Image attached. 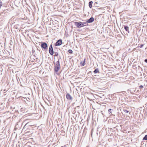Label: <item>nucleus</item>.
Wrapping results in <instances>:
<instances>
[{
    "label": "nucleus",
    "mask_w": 147,
    "mask_h": 147,
    "mask_svg": "<svg viewBox=\"0 0 147 147\" xmlns=\"http://www.w3.org/2000/svg\"><path fill=\"white\" fill-rule=\"evenodd\" d=\"M75 24L76 26L78 28L83 27L82 23L81 22H76L75 23Z\"/></svg>",
    "instance_id": "obj_1"
},
{
    "label": "nucleus",
    "mask_w": 147,
    "mask_h": 147,
    "mask_svg": "<svg viewBox=\"0 0 147 147\" xmlns=\"http://www.w3.org/2000/svg\"><path fill=\"white\" fill-rule=\"evenodd\" d=\"M49 51L50 54L52 55L53 54V48L52 46V45H51L49 47Z\"/></svg>",
    "instance_id": "obj_2"
},
{
    "label": "nucleus",
    "mask_w": 147,
    "mask_h": 147,
    "mask_svg": "<svg viewBox=\"0 0 147 147\" xmlns=\"http://www.w3.org/2000/svg\"><path fill=\"white\" fill-rule=\"evenodd\" d=\"M62 43V40L61 39L58 40L56 42V46H59L61 45Z\"/></svg>",
    "instance_id": "obj_3"
},
{
    "label": "nucleus",
    "mask_w": 147,
    "mask_h": 147,
    "mask_svg": "<svg viewBox=\"0 0 147 147\" xmlns=\"http://www.w3.org/2000/svg\"><path fill=\"white\" fill-rule=\"evenodd\" d=\"M57 66H56V71H57L60 69V66L59 64V61H57L56 62Z\"/></svg>",
    "instance_id": "obj_4"
},
{
    "label": "nucleus",
    "mask_w": 147,
    "mask_h": 147,
    "mask_svg": "<svg viewBox=\"0 0 147 147\" xmlns=\"http://www.w3.org/2000/svg\"><path fill=\"white\" fill-rule=\"evenodd\" d=\"M47 47V44L45 42L42 43L41 45V47L44 49H46Z\"/></svg>",
    "instance_id": "obj_5"
},
{
    "label": "nucleus",
    "mask_w": 147,
    "mask_h": 147,
    "mask_svg": "<svg viewBox=\"0 0 147 147\" xmlns=\"http://www.w3.org/2000/svg\"><path fill=\"white\" fill-rule=\"evenodd\" d=\"M66 98L67 99L72 100V98L71 96L69 94L67 93V94L66 95Z\"/></svg>",
    "instance_id": "obj_6"
},
{
    "label": "nucleus",
    "mask_w": 147,
    "mask_h": 147,
    "mask_svg": "<svg viewBox=\"0 0 147 147\" xmlns=\"http://www.w3.org/2000/svg\"><path fill=\"white\" fill-rule=\"evenodd\" d=\"M94 21V18L93 17H91L90 19H88L87 21V22L90 23L93 22Z\"/></svg>",
    "instance_id": "obj_7"
},
{
    "label": "nucleus",
    "mask_w": 147,
    "mask_h": 147,
    "mask_svg": "<svg viewBox=\"0 0 147 147\" xmlns=\"http://www.w3.org/2000/svg\"><path fill=\"white\" fill-rule=\"evenodd\" d=\"M92 3L93 2L92 1H90L89 3V6L90 8L92 7Z\"/></svg>",
    "instance_id": "obj_8"
},
{
    "label": "nucleus",
    "mask_w": 147,
    "mask_h": 147,
    "mask_svg": "<svg viewBox=\"0 0 147 147\" xmlns=\"http://www.w3.org/2000/svg\"><path fill=\"white\" fill-rule=\"evenodd\" d=\"M86 59H85L84 61L83 62H81L80 63L81 65V66H84L85 65V62Z\"/></svg>",
    "instance_id": "obj_9"
},
{
    "label": "nucleus",
    "mask_w": 147,
    "mask_h": 147,
    "mask_svg": "<svg viewBox=\"0 0 147 147\" xmlns=\"http://www.w3.org/2000/svg\"><path fill=\"white\" fill-rule=\"evenodd\" d=\"M124 28L125 29V30L126 31H128V32H129V27L127 26H124Z\"/></svg>",
    "instance_id": "obj_10"
},
{
    "label": "nucleus",
    "mask_w": 147,
    "mask_h": 147,
    "mask_svg": "<svg viewBox=\"0 0 147 147\" xmlns=\"http://www.w3.org/2000/svg\"><path fill=\"white\" fill-rule=\"evenodd\" d=\"M93 72L94 74H96L97 73H99V71L98 69H96L94 70V71Z\"/></svg>",
    "instance_id": "obj_11"
},
{
    "label": "nucleus",
    "mask_w": 147,
    "mask_h": 147,
    "mask_svg": "<svg viewBox=\"0 0 147 147\" xmlns=\"http://www.w3.org/2000/svg\"><path fill=\"white\" fill-rule=\"evenodd\" d=\"M82 25H83V26H86L87 25V24L86 22H82Z\"/></svg>",
    "instance_id": "obj_12"
},
{
    "label": "nucleus",
    "mask_w": 147,
    "mask_h": 147,
    "mask_svg": "<svg viewBox=\"0 0 147 147\" xmlns=\"http://www.w3.org/2000/svg\"><path fill=\"white\" fill-rule=\"evenodd\" d=\"M68 52L69 53L71 54H72L73 52L72 51L71 49H69L68 50Z\"/></svg>",
    "instance_id": "obj_13"
},
{
    "label": "nucleus",
    "mask_w": 147,
    "mask_h": 147,
    "mask_svg": "<svg viewBox=\"0 0 147 147\" xmlns=\"http://www.w3.org/2000/svg\"><path fill=\"white\" fill-rule=\"evenodd\" d=\"M123 111L126 113H128L129 112V111H128L125 109H123Z\"/></svg>",
    "instance_id": "obj_14"
},
{
    "label": "nucleus",
    "mask_w": 147,
    "mask_h": 147,
    "mask_svg": "<svg viewBox=\"0 0 147 147\" xmlns=\"http://www.w3.org/2000/svg\"><path fill=\"white\" fill-rule=\"evenodd\" d=\"M143 139V140H147V135H146L144 137V138Z\"/></svg>",
    "instance_id": "obj_15"
},
{
    "label": "nucleus",
    "mask_w": 147,
    "mask_h": 147,
    "mask_svg": "<svg viewBox=\"0 0 147 147\" xmlns=\"http://www.w3.org/2000/svg\"><path fill=\"white\" fill-rule=\"evenodd\" d=\"M2 5H3V4H2V2L1 1H0V9L1 8Z\"/></svg>",
    "instance_id": "obj_16"
},
{
    "label": "nucleus",
    "mask_w": 147,
    "mask_h": 147,
    "mask_svg": "<svg viewBox=\"0 0 147 147\" xmlns=\"http://www.w3.org/2000/svg\"><path fill=\"white\" fill-rule=\"evenodd\" d=\"M111 109H109L108 110V111L109 112H110V113H111Z\"/></svg>",
    "instance_id": "obj_17"
},
{
    "label": "nucleus",
    "mask_w": 147,
    "mask_h": 147,
    "mask_svg": "<svg viewBox=\"0 0 147 147\" xmlns=\"http://www.w3.org/2000/svg\"><path fill=\"white\" fill-rule=\"evenodd\" d=\"M144 45L143 44H141L140 45V48H141Z\"/></svg>",
    "instance_id": "obj_18"
},
{
    "label": "nucleus",
    "mask_w": 147,
    "mask_h": 147,
    "mask_svg": "<svg viewBox=\"0 0 147 147\" xmlns=\"http://www.w3.org/2000/svg\"><path fill=\"white\" fill-rule=\"evenodd\" d=\"M144 87L142 85H141L139 86V88H143Z\"/></svg>",
    "instance_id": "obj_19"
},
{
    "label": "nucleus",
    "mask_w": 147,
    "mask_h": 147,
    "mask_svg": "<svg viewBox=\"0 0 147 147\" xmlns=\"http://www.w3.org/2000/svg\"><path fill=\"white\" fill-rule=\"evenodd\" d=\"M144 61L146 63H147V59H146L145 60H144Z\"/></svg>",
    "instance_id": "obj_20"
},
{
    "label": "nucleus",
    "mask_w": 147,
    "mask_h": 147,
    "mask_svg": "<svg viewBox=\"0 0 147 147\" xmlns=\"http://www.w3.org/2000/svg\"><path fill=\"white\" fill-rule=\"evenodd\" d=\"M57 55H58L57 53H56V54H55L56 56H57Z\"/></svg>",
    "instance_id": "obj_21"
},
{
    "label": "nucleus",
    "mask_w": 147,
    "mask_h": 147,
    "mask_svg": "<svg viewBox=\"0 0 147 147\" xmlns=\"http://www.w3.org/2000/svg\"><path fill=\"white\" fill-rule=\"evenodd\" d=\"M54 70H55V68H54Z\"/></svg>",
    "instance_id": "obj_22"
},
{
    "label": "nucleus",
    "mask_w": 147,
    "mask_h": 147,
    "mask_svg": "<svg viewBox=\"0 0 147 147\" xmlns=\"http://www.w3.org/2000/svg\"><path fill=\"white\" fill-rule=\"evenodd\" d=\"M61 147H63V146H61Z\"/></svg>",
    "instance_id": "obj_23"
}]
</instances>
